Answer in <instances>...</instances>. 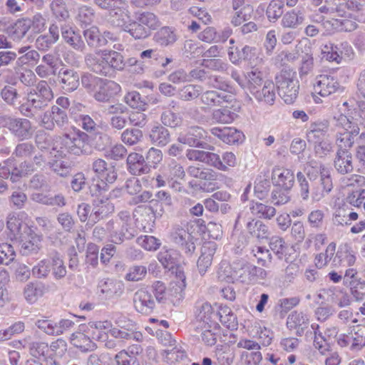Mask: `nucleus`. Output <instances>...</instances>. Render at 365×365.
Returning a JSON list of instances; mask_svg holds the SVG:
<instances>
[{
    "mask_svg": "<svg viewBox=\"0 0 365 365\" xmlns=\"http://www.w3.org/2000/svg\"><path fill=\"white\" fill-rule=\"evenodd\" d=\"M1 97L9 106L16 108L24 117L32 118L46 108L53 99V93L46 81H40L35 87L28 90L23 96L9 86L1 91Z\"/></svg>",
    "mask_w": 365,
    "mask_h": 365,
    "instance_id": "f257e3e1",
    "label": "nucleus"
},
{
    "mask_svg": "<svg viewBox=\"0 0 365 365\" xmlns=\"http://www.w3.org/2000/svg\"><path fill=\"white\" fill-rule=\"evenodd\" d=\"M88 140V134L75 127H72L68 132L56 138L50 151L43 150L45 148L41 146L38 141L36 140V143L38 147L41 149V153L34 156V163L40 166L48 158H62L66 156L67 153L73 154L75 155L88 154L90 148Z\"/></svg>",
    "mask_w": 365,
    "mask_h": 365,
    "instance_id": "f03ea898",
    "label": "nucleus"
},
{
    "mask_svg": "<svg viewBox=\"0 0 365 365\" xmlns=\"http://www.w3.org/2000/svg\"><path fill=\"white\" fill-rule=\"evenodd\" d=\"M311 180H314L320 175L319 181L312 185L311 197L313 202H319L328 195L333 189V182L329 170L322 163H311V168L307 172Z\"/></svg>",
    "mask_w": 365,
    "mask_h": 365,
    "instance_id": "7ed1b4c3",
    "label": "nucleus"
},
{
    "mask_svg": "<svg viewBox=\"0 0 365 365\" xmlns=\"http://www.w3.org/2000/svg\"><path fill=\"white\" fill-rule=\"evenodd\" d=\"M278 94L287 104L293 103L297 99L299 83L296 72L289 68L282 69L275 76Z\"/></svg>",
    "mask_w": 365,
    "mask_h": 365,
    "instance_id": "20e7f679",
    "label": "nucleus"
},
{
    "mask_svg": "<svg viewBox=\"0 0 365 365\" xmlns=\"http://www.w3.org/2000/svg\"><path fill=\"white\" fill-rule=\"evenodd\" d=\"M0 128H7L11 133L20 140L32 138L34 128L30 120L8 115H0Z\"/></svg>",
    "mask_w": 365,
    "mask_h": 365,
    "instance_id": "39448f33",
    "label": "nucleus"
},
{
    "mask_svg": "<svg viewBox=\"0 0 365 365\" xmlns=\"http://www.w3.org/2000/svg\"><path fill=\"white\" fill-rule=\"evenodd\" d=\"M93 1L101 9L109 10L112 17H116V21L113 19L112 22L117 26H123L130 18L125 0H93Z\"/></svg>",
    "mask_w": 365,
    "mask_h": 365,
    "instance_id": "423d86ee",
    "label": "nucleus"
},
{
    "mask_svg": "<svg viewBox=\"0 0 365 365\" xmlns=\"http://www.w3.org/2000/svg\"><path fill=\"white\" fill-rule=\"evenodd\" d=\"M322 57L329 61L340 63L342 61L351 59L354 56L351 46L346 41L334 44L327 43L322 48Z\"/></svg>",
    "mask_w": 365,
    "mask_h": 365,
    "instance_id": "0eeeda50",
    "label": "nucleus"
},
{
    "mask_svg": "<svg viewBox=\"0 0 365 365\" xmlns=\"http://www.w3.org/2000/svg\"><path fill=\"white\" fill-rule=\"evenodd\" d=\"M68 123V117L66 110L57 106H52L51 109L44 112L39 118L40 126L48 130H53L55 127L63 128Z\"/></svg>",
    "mask_w": 365,
    "mask_h": 365,
    "instance_id": "6e6552de",
    "label": "nucleus"
},
{
    "mask_svg": "<svg viewBox=\"0 0 365 365\" xmlns=\"http://www.w3.org/2000/svg\"><path fill=\"white\" fill-rule=\"evenodd\" d=\"M313 89L314 93L325 98L338 92L341 86L334 75L321 74L315 78Z\"/></svg>",
    "mask_w": 365,
    "mask_h": 365,
    "instance_id": "1a4fd4ad",
    "label": "nucleus"
},
{
    "mask_svg": "<svg viewBox=\"0 0 365 365\" xmlns=\"http://www.w3.org/2000/svg\"><path fill=\"white\" fill-rule=\"evenodd\" d=\"M13 160L9 159L5 165L0 166V178L6 179L11 178L12 182H17L20 178L26 175L35 170L34 165L30 162L24 161L19 166H13Z\"/></svg>",
    "mask_w": 365,
    "mask_h": 365,
    "instance_id": "9d476101",
    "label": "nucleus"
},
{
    "mask_svg": "<svg viewBox=\"0 0 365 365\" xmlns=\"http://www.w3.org/2000/svg\"><path fill=\"white\" fill-rule=\"evenodd\" d=\"M318 298L331 304L337 305L339 307H346L351 304L349 295L342 289L337 287H330L319 291Z\"/></svg>",
    "mask_w": 365,
    "mask_h": 365,
    "instance_id": "9b49d317",
    "label": "nucleus"
},
{
    "mask_svg": "<svg viewBox=\"0 0 365 365\" xmlns=\"http://www.w3.org/2000/svg\"><path fill=\"white\" fill-rule=\"evenodd\" d=\"M206 137L207 132L202 128L192 126L186 131L181 132L179 134L178 141L190 147L206 148L207 144L202 141V140L206 138Z\"/></svg>",
    "mask_w": 365,
    "mask_h": 365,
    "instance_id": "f8f14e48",
    "label": "nucleus"
},
{
    "mask_svg": "<svg viewBox=\"0 0 365 365\" xmlns=\"http://www.w3.org/2000/svg\"><path fill=\"white\" fill-rule=\"evenodd\" d=\"M93 339L91 329L85 325L79 326V330L71 336V343L83 352L96 349V345Z\"/></svg>",
    "mask_w": 365,
    "mask_h": 365,
    "instance_id": "ddd939ff",
    "label": "nucleus"
},
{
    "mask_svg": "<svg viewBox=\"0 0 365 365\" xmlns=\"http://www.w3.org/2000/svg\"><path fill=\"white\" fill-rule=\"evenodd\" d=\"M83 35L88 46L92 47H101L106 46L109 42L118 40V36L110 31H104L103 34L96 26H91L83 31Z\"/></svg>",
    "mask_w": 365,
    "mask_h": 365,
    "instance_id": "4468645a",
    "label": "nucleus"
},
{
    "mask_svg": "<svg viewBox=\"0 0 365 365\" xmlns=\"http://www.w3.org/2000/svg\"><path fill=\"white\" fill-rule=\"evenodd\" d=\"M195 318L197 326H206L214 327L216 326L215 319L217 314L215 313L212 305L207 302H198L196 306Z\"/></svg>",
    "mask_w": 365,
    "mask_h": 365,
    "instance_id": "2eb2a0df",
    "label": "nucleus"
},
{
    "mask_svg": "<svg viewBox=\"0 0 365 365\" xmlns=\"http://www.w3.org/2000/svg\"><path fill=\"white\" fill-rule=\"evenodd\" d=\"M210 133L228 145L242 143L245 138L242 131L233 127H214L210 129Z\"/></svg>",
    "mask_w": 365,
    "mask_h": 365,
    "instance_id": "dca6fc26",
    "label": "nucleus"
},
{
    "mask_svg": "<svg viewBox=\"0 0 365 365\" xmlns=\"http://www.w3.org/2000/svg\"><path fill=\"white\" fill-rule=\"evenodd\" d=\"M329 130V123L327 120L319 119L311 122L306 130V136L309 143H317L323 140Z\"/></svg>",
    "mask_w": 365,
    "mask_h": 365,
    "instance_id": "f3484780",
    "label": "nucleus"
},
{
    "mask_svg": "<svg viewBox=\"0 0 365 365\" xmlns=\"http://www.w3.org/2000/svg\"><path fill=\"white\" fill-rule=\"evenodd\" d=\"M272 182L276 187L291 189L294 183V173L283 167H274L272 172Z\"/></svg>",
    "mask_w": 365,
    "mask_h": 365,
    "instance_id": "a211bd4d",
    "label": "nucleus"
},
{
    "mask_svg": "<svg viewBox=\"0 0 365 365\" xmlns=\"http://www.w3.org/2000/svg\"><path fill=\"white\" fill-rule=\"evenodd\" d=\"M133 303L135 309L145 314L151 313L155 307V300L151 293L143 289L135 293Z\"/></svg>",
    "mask_w": 365,
    "mask_h": 365,
    "instance_id": "6ab92c4d",
    "label": "nucleus"
},
{
    "mask_svg": "<svg viewBox=\"0 0 365 365\" xmlns=\"http://www.w3.org/2000/svg\"><path fill=\"white\" fill-rule=\"evenodd\" d=\"M217 246L215 242H206L201 247V254L197 262L198 271L204 275L210 267Z\"/></svg>",
    "mask_w": 365,
    "mask_h": 365,
    "instance_id": "aec40b11",
    "label": "nucleus"
},
{
    "mask_svg": "<svg viewBox=\"0 0 365 365\" xmlns=\"http://www.w3.org/2000/svg\"><path fill=\"white\" fill-rule=\"evenodd\" d=\"M123 284L112 278H104L98 282V290L105 299L120 296L123 292Z\"/></svg>",
    "mask_w": 365,
    "mask_h": 365,
    "instance_id": "412c9836",
    "label": "nucleus"
},
{
    "mask_svg": "<svg viewBox=\"0 0 365 365\" xmlns=\"http://www.w3.org/2000/svg\"><path fill=\"white\" fill-rule=\"evenodd\" d=\"M87 66L94 73L112 77V70L108 66L106 56H103L102 52L101 55L90 53L85 58Z\"/></svg>",
    "mask_w": 365,
    "mask_h": 365,
    "instance_id": "4be33fe9",
    "label": "nucleus"
},
{
    "mask_svg": "<svg viewBox=\"0 0 365 365\" xmlns=\"http://www.w3.org/2000/svg\"><path fill=\"white\" fill-rule=\"evenodd\" d=\"M99 89L94 94V98L99 102H107L121 91L120 86L113 81L102 80Z\"/></svg>",
    "mask_w": 365,
    "mask_h": 365,
    "instance_id": "5701e85b",
    "label": "nucleus"
},
{
    "mask_svg": "<svg viewBox=\"0 0 365 365\" xmlns=\"http://www.w3.org/2000/svg\"><path fill=\"white\" fill-rule=\"evenodd\" d=\"M244 212H240L236 220V225H241L245 222ZM246 227L248 232L258 239H265L269 235L268 227L259 220H248L246 222Z\"/></svg>",
    "mask_w": 365,
    "mask_h": 365,
    "instance_id": "b1692460",
    "label": "nucleus"
},
{
    "mask_svg": "<svg viewBox=\"0 0 365 365\" xmlns=\"http://www.w3.org/2000/svg\"><path fill=\"white\" fill-rule=\"evenodd\" d=\"M172 238L175 243L180 245L185 253L192 255L195 250L194 237L186 230L177 227L172 232Z\"/></svg>",
    "mask_w": 365,
    "mask_h": 365,
    "instance_id": "393cba45",
    "label": "nucleus"
},
{
    "mask_svg": "<svg viewBox=\"0 0 365 365\" xmlns=\"http://www.w3.org/2000/svg\"><path fill=\"white\" fill-rule=\"evenodd\" d=\"M106 230L110 241L115 244H120L124 240L130 239L133 236L132 230H125V227H123L120 222L114 220L108 222L106 225Z\"/></svg>",
    "mask_w": 365,
    "mask_h": 365,
    "instance_id": "a878e982",
    "label": "nucleus"
},
{
    "mask_svg": "<svg viewBox=\"0 0 365 365\" xmlns=\"http://www.w3.org/2000/svg\"><path fill=\"white\" fill-rule=\"evenodd\" d=\"M126 164L128 172L133 175H140L150 171L145 158L137 153H131L128 155Z\"/></svg>",
    "mask_w": 365,
    "mask_h": 365,
    "instance_id": "bb28decb",
    "label": "nucleus"
},
{
    "mask_svg": "<svg viewBox=\"0 0 365 365\" xmlns=\"http://www.w3.org/2000/svg\"><path fill=\"white\" fill-rule=\"evenodd\" d=\"M173 200L170 194L165 190H160L155 195V198L150 200V207L155 217H161L165 212L164 207H171Z\"/></svg>",
    "mask_w": 365,
    "mask_h": 365,
    "instance_id": "cd10ccee",
    "label": "nucleus"
},
{
    "mask_svg": "<svg viewBox=\"0 0 365 365\" xmlns=\"http://www.w3.org/2000/svg\"><path fill=\"white\" fill-rule=\"evenodd\" d=\"M41 248V238L38 235L29 232L19 244V251L22 255L29 256L38 253Z\"/></svg>",
    "mask_w": 365,
    "mask_h": 365,
    "instance_id": "c85d7f7f",
    "label": "nucleus"
},
{
    "mask_svg": "<svg viewBox=\"0 0 365 365\" xmlns=\"http://www.w3.org/2000/svg\"><path fill=\"white\" fill-rule=\"evenodd\" d=\"M334 166L336 171L341 175L352 172L354 167L351 153L346 149H339L334 160Z\"/></svg>",
    "mask_w": 365,
    "mask_h": 365,
    "instance_id": "c756f323",
    "label": "nucleus"
},
{
    "mask_svg": "<svg viewBox=\"0 0 365 365\" xmlns=\"http://www.w3.org/2000/svg\"><path fill=\"white\" fill-rule=\"evenodd\" d=\"M92 170L98 178H104L109 183H113L117 178V173L113 166H108L103 159H96L92 163Z\"/></svg>",
    "mask_w": 365,
    "mask_h": 365,
    "instance_id": "7c9ffc66",
    "label": "nucleus"
},
{
    "mask_svg": "<svg viewBox=\"0 0 365 365\" xmlns=\"http://www.w3.org/2000/svg\"><path fill=\"white\" fill-rule=\"evenodd\" d=\"M358 214L351 211L349 205H343L336 208L332 215V222L335 225H349L358 219Z\"/></svg>",
    "mask_w": 365,
    "mask_h": 365,
    "instance_id": "2f4dec72",
    "label": "nucleus"
},
{
    "mask_svg": "<svg viewBox=\"0 0 365 365\" xmlns=\"http://www.w3.org/2000/svg\"><path fill=\"white\" fill-rule=\"evenodd\" d=\"M339 17L341 19L331 18V21H326L324 24H331L332 29L336 31L350 32L357 28L356 19L349 11H346V16Z\"/></svg>",
    "mask_w": 365,
    "mask_h": 365,
    "instance_id": "473e14b6",
    "label": "nucleus"
},
{
    "mask_svg": "<svg viewBox=\"0 0 365 365\" xmlns=\"http://www.w3.org/2000/svg\"><path fill=\"white\" fill-rule=\"evenodd\" d=\"M309 319L307 314L302 312L294 311L289 314L287 319V327L289 329H297V334L301 336L307 328Z\"/></svg>",
    "mask_w": 365,
    "mask_h": 365,
    "instance_id": "72a5a7b5",
    "label": "nucleus"
},
{
    "mask_svg": "<svg viewBox=\"0 0 365 365\" xmlns=\"http://www.w3.org/2000/svg\"><path fill=\"white\" fill-rule=\"evenodd\" d=\"M258 102L273 105L276 100L275 85L272 81H267L262 87L252 94Z\"/></svg>",
    "mask_w": 365,
    "mask_h": 365,
    "instance_id": "f704fd0d",
    "label": "nucleus"
},
{
    "mask_svg": "<svg viewBox=\"0 0 365 365\" xmlns=\"http://www.w3.org/2000/svg\"><path fill=\"white\" fill-rule=\"evenodd\" d=\"M341 267H352L356 261V252L348 245L339 246L334 261Z\"/></svg>",
    "mask_w": 365,
    "mask_h": 365,
    "instance_id": "c9c22d12",
    "label": "nucleus"
},
{
    "mask_svg": "<svg viewBox=\"0 0 365 365\" xmlns=\"http://www.w3.org/2000/svg\"><path fill=\"white\" fill-rule=\"evenodd\" d=\"M149 139L153 144L163 147L170 141V134L165 127L161 125H156L150 129Z\"/></svg>",
    "mask_w": 365,
    "mask_h": 365,
    "instance_id": "e433bc0d",
    "label": "nucleus"
},
{
    "mask_svg": "<svg viewBox=\"0 0 365 365\" xmlns=\"http://www.w3.org/2000/svg\"><path fill=\"white\" fill-rule=\"evenodd\" d=\"M180 257L179 252L175 250L163 249L158 255V259L165 268L172 269L179 264Z\"/></svg>",
    "mask_w": 365,
    "mask_h": 365,
    "instance_id": "4c0bfd02",
    "label": "nucleus"
},
{
    "mask_svg": "<svg viewBox=\"0 0 365 365\" xmlns=\"http://www.w3.org/2000/svg\"><path fill=\"white\" fill-rule=\"evenodd\" d=\"M61 36L64 41L76 50L81 51L84 47V43L79 34L76 33L73 29L68 26H61Z\"/></svg>",
    "mask_w": 365,
    "mask_h": 365,
    "instance_id": "58836bf2",
    "label": "nucleus"
},
{
    "mask_svg": "<svg viewBox=\"0 0 365 365\" xmlns=\"http://www.w3.org/2000/svg\"><path fill=\"white\" fill-rule=\"evenodd\" d=\"M61 88L66 92H72L79 86V76L73 70H65L60 73Z\"/></svg>",
    "mask_w": 365,
    "mask_h": 365,
    "instance_id": "ea45409f",
    "label": "nucleus"
},
{
    "mask_svg": "<svg viewBox=\"0 0 365 365\" xmlns=\"http://www.w3.org/2000/svg\"><path fill=\"white\" fill-rule=\"evenodd\" d=\"M327 5L322 6L318 9V12L321 14L329 15L330 16H344L346 11L343 8V4L341 0H325Z\"/></svg>",
    "mask_w": 365,
    "mask_h": 365,
    "instance_id": "a19ab883",
    "label": "nucleus"
},
{
    "mask_svg": "<svg viewBox=\"0 0 365 365\" xmlns=\"http://www.w3.org/2000/svg\"><path fill=\"white\" fill-rule=\"evenodd\" d=\"M24 215V213L17 214L12 212L10 213L7 217V228L13 234L14 237H17V236L21 235V230L22 228L28 230L29 232H31L27 225L23 222Z\"/></svg>",
    "mask_w": 365,
    "mask_h": 365,
    "instance_id": "79ce46f5",
    "label": "nucleus"
},
{
    "mask_svg": "<svg viewBox=\"0 0 365 365\" xmlns=\"http://www.w3.org/2000/svg\"><path fill=\"white\" fill-rule=\"evenodd\" d=\"M217 318L220 322L230 329H237V320L232 309L227 306H220L217 313Z\"/></svg>",
    "mask_w": 365,
    "mask_h": 365,
    "instance_id": "37998d69",
    "label": "nucleus"
},
{
    "mask_svg": "<svg viewBox=\"0 0 365 365\" xmlns=\"http://www.w3.org/2000/svg\"><path fill=\"white\" fill-rule=\"evenodd\" d=\"M154 40L160 46H168L176 41L177 36L173 28L163 26L155 34Z\"/></svg>",
    "mask_w": 365,
    "mask_h": 365,
    "instance_id": "c03bdc74",
    "label": "nucleus"
},
{
    "mask_svg": "<svg viewBox=\"0 0 365 365\" xmlns=\"http://www.w3.org/2000/svg\"><path fill=\"white\" fill-rule=\"evenodd\" d=\"M102 53L106 56L108 66L112 70V76L115 75V71H122L125 67L123 56L115 51H102Z\"/></svg>",
    "mask_w": 365,
    "mask_h": 365,
    "instance_id": "a18cd8bd",
    "label": "nucleus"
},
{
    "mask_svg": "<svg viewBox=\"0 0 365 365\" xmlns=\"http://www.w3.org/2000/svg\"><path fill=\"white\" fill-rule=\"evenodd\" d=\"M52 274L56 279L63 278L67 273L62 257L57 252H51L49 255Z\"/></svg>",
    "mask_w": 365,
    "mask_h": 365,
    "instance_id": "49530a36",
    "label": "nucleus"
},
{
    "mask_svg": "<svg viewBox=\"0 0 365 365\" xmlns=\"http://www.w3.org/2000/svg\"><path fill=\"white\" fill-rule=\"evenodd\" d=\"M86 327L91 329L93 339L102 341L106 338V332L108 331L110 334V329L113 328L108 321L91 322Z\"/></svg>",
    "mask_w": 365,
    "mask_h": 365,
    "instance_id": "de8ad7c7",
    "label": "nucleus"
},
{
    "mask_svg": "<svg viewBox=\"0 0 365 365\" xmlns=\"http://www.w3.org/2000/svg\"><path fill=\"white\" fill-rule=\"evenodd\" d=\"M217 277L220 282L234 283L237 279V270L234 269L227 262L222 261L218 267Z\"/></svg>",
    "mask_w": 365,
    "mask_h": 365,
    "instance_id": "09e8293b",
    "label": "nucleus"
},
{
    "mask_svg": "<svg viewBox=\"0 0 365 365\" xmlns=\"http://www.w3.org/2000/svg\"><path fill=\"white\" fill-rule=\"evenodd\" d=\"M114 211V206L108 201V197L100 199L95 205L90 217L93 221L98 220Z\"/></svg>",
    "mask_w": 365,
    "mask_h": 365,
    "instance_id": "8fccbe9b",
    "label": "nucleus"
},
{
    "mask_svg": "<svg viewBox=\"0 0 365 365\" xmlns=\"http://www.w3.org/2000/svg\"><path fill=\"white\" fill-rule=\"evenodd\" d=\"M227 96L218 93L215 91H207L200 93L202 103L208 106H217L224 102H228Z\"/></svg>",
    "mask_w": 365,
    "mask_h": 365,
    "instance_id": "3c124183",
    "label": "nucleus"
},
{
    "mask_svg": "<svg viewBox=\"0 0 365 365\" xmlns=\"http://www.w3.org/2000/svg\"><path fill=\"white\" fill-rule=\"evenodd\" d=\"M110 335L122 341L134 340L136 341H141L143 340V334L140 331L136 329H125L113 327L110 329Z\"/></svg>",
    "mask_w": 365,
    "mask_h": 365,
    "instance_id": "603ef678",
    "label": "nucleus"
},
{
    "mask_svg": "<svg viewBox=\"0 0 365 365\" xmlns=\"http://www.w3.org/2000/svg\"><path fill=\"white\" fill-rule=\"evenodd\" d=\"M245 78L247 84L245 87H246L252 94L262 87L263 74L257 68H252L251 71L247 72Z\"/></svg>",
    "mask_w": 365,
    "mask_h": 365,
    "instance_id": "864d4df0",
    "label": "nucleus"
},
{
    "mask_svg": "<svg viewBox=\"0 0 365 365\" xmlns=\"http://www.w3.org/2000/svg\"><path fill=\"white\" fill-rule=\"evenodd\" d=\"M124 101L133 109L145 111L148 108L147 102L137 91H130L126 93L124 96Z\"/></svg>",
    "mask_w": 365,
    "mask_h": 365,
    "instance_id": "5fc2aeb1",
    "label": "nucleus"
},
{
    "mask_svg": "<svg viewBox=\"0 0 365 365\" xmlns=\"http://www.w3.org/2000/svg\"><path fill=\"white\" fill-rule=\"evenodd\" d=\"M250 210L253 215L264 219L270 220L276 215V209L274 207L258 202L252 203Z\"/></svg>",
    "mask_w": 365,
    "mask_h": 365,
    "instance_id": "6e6d98bb",
    "label": "nucleus"
},
{
    "mask_svg": "<svg viewBox=\"0 0 365 365\" xmlns=\"http://www.w3.org/2000/svg\"><path fill=\"white\" fill-rule=\"evenodd\" d=\"M124 26L125 28L123 29L128 31L135 39L145 38L150 35L148 29L145 28V26L137 19L128 26L125 24L123 27Z\"/></svg>",
    "mask_w": 365,
    "mask_h": 365,
    "instance_id": "4d7b16f0",
    "label": "nucleus"
},
{
    "mask_svg": "<svg viewBox=\"0 0 365 365\" xmlns=\"http://www.w3.org/2000/svg\"><path fill=\"white\" fill-rule=\"evenodd\" d=\"M137 20L145 26V28L148 29L150 34L151 31L157 29L160 25L158 16L148 11L140 13L137 17Z\"/></svg>",
    "mask_w": 365,
    "mask_h": 365,
    "instance_id": "13d9d810",
    "label": "nucleus"
},
{
    "mask_svg": "<svg viewBox=\"0 0 365 365\" xmlns=\"http://www.w3.org/2000/svg\"><path fill=\"white\" fill-rule=\"evenodd\" d=\"M162 123L168 127L175 128L182 124V118L180 114L170 109L164 110L160 116Z\"/></svg>",
    "mask_w": 365,
    "mask_h": 365,
    "instance_id": "bf43d9fd",
    "label": "nucleus"
},
{
    "mask_svg": "<svg viewBox=\"0 0 365 365\" xmlns=\"http://www.w3.org/2000/svg\"><path fill=\"white\" fill-rule=\"evenodd\" d=\"M29 19H21L17 20L11 28V35L14 40H21L30 29Z\"/></svg>",
    "mask_w": 365,
    "mask_h": 365,
    "instance_id": "052dcab7",
    "label": "nucleus"
},
{
    "mask_svg": "<svg viewBox=\"0 0 365 365\" xmlns=\"http://www.w3.org/2000/svg\"><path fill=\"white\" fill-rule=\"evenodd\" d=\"M347 287H349L351 295L356 301L361 302L365 299V282L361 278L351 280Z\"/></svg>",
    "mask_w": 365,
    "mask_h": 365,
    "instance_id": "680f3d73",
    "label": "nucleus"
},
{
    "mask_svg": "<svg viewBox=\"0 0 365 365\" xmlns=\"http://www.w3.org/2000/svg\"><path fill=\"white\" fill-rule=\"evenodd\" d=\"M335 127H340L343 130H346L351 135V137L356 136L359 133V128L358 125H354L349 119L344 115H339L337 118H334Z\"/></svg>",
    "mask_w": 365,
    "mask_h": 365,
    "instance_id": "e2e57ef3",
    "label": "nucleus"
},
{
    "mask_svg": "<svg viewBox=\"0 0 365 365\" xmlns=\"http://www.w3.org/2000/svg\"><path fill=\"white\" fill-rule=\"evenodd\" d=\"M109 184L104 178L93 180L90 185V192L93 196L106 198L108 197L106 193L109 189Z\"/></svg>",
    "mask_w": 365,
    "mask_h": 365,
    "instance_id": "0e129e2a",
    "label": "nucleus"
},
{
    "mask_svg": "<svg viewBox=\"0 0 365 365\" xmlns=\"http://www.w3.org/2000/svg\"><path fill=\"white\" fill-rule=\"evenodd\" d=\"M236 116V114L228 108H222L214 110L212 113V120L218 123H230Z\"/></svg>",
    "mask_w": 365,
    "mask_h": 365,
    "instance_id": "69168bd1",
    "label": "nucleus"
},
{
    "mask_svg": "<svg viewBox=\"0 0 365 365\" xmlns=\"http://www.w3.org/2000/svg\"><path fill=\"white\" fill-rule=\"evenodd\" d=\"M143 132L139 129L127 128L121 135L122 141L128 145H134L143 138Z\"/></svg>",
    "mask_w": 365,
    "mask_h": 365,
    "instance_id": "338daca9",
    "label": "nucleus"
},
{
    "mask_svg": "<svg viewBox=\"0 0 365 365\" xmlns=\"http://www.w3.org/2000/svg\"><path fill=\"white\" fill-rule=\"evenodd\" d=\"M36 326L43 332L51 336H57L56 322L47 317L39 319L35 322Z\"/></svg>",
    "mask_w": 365,
    "mask_h": 365,
    "instance_id": "774afa93",
    "label": "nucleus"
}]
</instances>
